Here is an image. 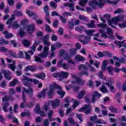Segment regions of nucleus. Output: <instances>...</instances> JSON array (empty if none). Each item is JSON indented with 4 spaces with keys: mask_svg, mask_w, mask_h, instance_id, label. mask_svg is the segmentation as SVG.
<instances>
[{
    "mask_svg": "<svg viewBox=\"0 0 126 126\" xmlns=\"http://www.w3.org/2000/svg\"><path fill=\"white\" fill-rule=\"evenodd\" d=\"M14 93V89H10L9 95H6L2 97V102L3 103L2 109L4 112H8V110H7V106H9V103L6 102H8V101H14V98L11 96Z\"/></svg>",
    "mask_w": 126,
    "mask_h": 126,
    "instance_id": "1",
    "label": "nucleus"
},
{
    "mask_svg": "<svg viewBox=\"0 0 126 126\" xmlns=\"http://www.w3.org/2000/svg\"><path fill=\"white\" fill-rule=\"evenodd\" d=\"M8 67L10 69H11L12 71H14L16 68V66H15V61H13V63L12 64H8Z\"/></svg>",
    "mask_w": 126,
    "mask_h": 126,
    "instance_id": "22",
    "label": "nucleus"
},
{
    "mask_svg": "<svg viewBox=\"0 0 126 126\" xmlns=\"http://www.w3.org/2000/svg\"><path fill=\"white\" fill-rule=\"evenodd\" d=\"M79 24H80V21L79 20L72 19L68 22V27L69 29L72 30L74 28L75 26L79 25Z\"/></svg>",
    "mask_w": 126,
    "mask_h": 126,
    "instance_id": "8",
    "label": "nucleus"
},
{
    "mask_svg": "<svg viewBox=\"0 0 126 126\" xmlns=\"http://www.w3.org/2000/svg\"><path fill=\"white\" fill-rule=\"evenodd\" d=\"M68 122H69V123H70L71 125H74L75 123H76V122L74 121V120H73V119H72V118H69L68 119Z\"/></svg>",
    "mask_w": 126,
    "mask_h": 126,
    "instance_id": "57",
    "label": "nucleus"
},
{
    "mask_svg": "<svg viewBox=\"0 0 126 126\" xmlns=\"http://www.w3.org/2000/svg\"><path fill=\"white\" fill-rule=\"evenodd\" d=\"M79 105V102H78L77 101H74V104L72 105L73 109H75L76 107H77Z\"/></svg>",
    "mask_w": 126,
    "mask_h": 126,
    "instance_id": "62",
    "label": "nucleus"
},
{
    "mask_svg": "<svg viewBox=\"0 0 126 126\" xmlns=\"http://www.w3.org/2000/svg\"><path fill=\"white\" fill-rule=\"evenodd\" d=\"M100 90L102 92V93H109V91L104 85H102L100 88Z\"/></svg>",
    "mask_w": 126,
    "mask_h": 126,
    "instance_id": "29",
    "label": "nucleus"
},
{
    "mask_svg": "<svg viewBox=\"0 0 126 126\" xmlns=\"http://www.w3.org/2000/svg\"><path fill=\"white\" fill-rule=\"evenodd\" d=\"M118 26L120 28H126V21H124L121 24H119Z\"/></svg>",
    "mask_w": 126,
    "mask_h": 126,
    "instance_id": "48",
    "label": "nucleus"
},
{
    "mask_svg": "<svg viewBox=\"0 0 126 126\" xmlns=\"http://www.w3.org/2000/svg\"><path fill=\"white\" fill-rule=\"evenodd\" d=\"M85 32L86 34V35H87V36H89L90 37H91L92 36H93V32H95V30H85Z\"/></svg>",
    "mask_w": 126,
    "mask_h": 126,
    "instance_id": "19",
    "label": "nucleus"
},
{
    "mask_svg": "<svg viewBox=\"0 0 126 126\" xmlns=\"http://www.w3.org/2000/svg\"><path fill=\"white\" fill-rule=\"evenodd\" d=\"M109 110L111 112H112V113H118V109L114 106H110L109 107Z\"/></svg>",
    "mask_w": 126,
    "mask_h": 126,
    "instance_id": "44",
    "label": "nucleus"
},
{
    "mask_svg": "<svg viewBox=\"0 0 126 126\" xmlns=\"http://www.w3.org/2000/svg\"><path fill=\"white\" fill-rule=\"evenodd\" d=\"M69 73L67 72L62 71L60 73V78H59L60 81H62L63 79L67 78Z\"/></svg>",
    "mask_w": 126,
    "mask_h": 126,
    "instance_id": "11",
    "label": "nucleus"
},
{
    "mask_svg": "<svg viewBox=\"0 0 126 126\" xmlns=\"http://www.w3.org/2000/svg\"><path fill=\"white\" fill-rule=\"evenodd\" d=\"M70 112H71V108H67L66 112V116H74V113H70Z\"/></svg>",
    "mask_w": 126,
    "mask_h": 126,
    "instance_id": "37",
    "label": "nucleus"
},
{
    "mask_svg": "<svg viewBox=\"0 0 126 126\" xmlns=\"http://www.w3.org/2000/svg\"><path fill=\"white\" fill-rule=\"evenodd\" d=\"M75 59L78 62H84L85 61V58L79 55L76 56Z\"/></svg>",
    "mask_w": 126,
    "mask_h": 126,
    "instance_id": "21",
    "label": "nucleus"
},
{
    "mask_svg": "<svg viewBox=\"0 0 126 126\" xmlns=\"http://www.w3.org/2000/svg\"><path fill=\"white\" fill-rule=\"evenodd\" d=\"M49 47L44 46L43 49V53L38 54V56H34V62L36 63H44L45 61L42 60V59H46L48 57V55H49Z\"/></svg>",
    "mask_w": 126,
    "mask_h": 126,
    "instance_id": "2",
    "label": "nucleus"
},
{
    "mask_svg": "<svg viewBox=\"0 0 126 126\" xmlns=\"http://www.w3.org/2000/svg\"><path fill=\"white\" fill-rule=\"evenodd\" d=\"M79 18L80 20H81L82 21H85V22H87V21H88V18L85 17V16L79 15Z\"/></svg>",
    "mask_w": 126,
    "mask_h": 126,
    "instance_id": "30",
    "label": "nucleus"
},
{
    "mask_svg": "<svg viewBox=\"0 0 126 126\" xmlns=\"http://www.w3.org/2000/svg\"><path fill=\"white\" fill-rule=\"evenodd\" d=\"M43 10L46 14L49 13V5H45L43 8Z\"/></svg>",
    "mask_w": 126,
    "mask_h": 126,
    "instance_id": "53",
    "label": "nucleus"
},
{
    "mask_svg": "<svg viewBox=\"0 0 126 126\" xmlns=\"http://www.w3.org/2000/svg\"><path fill=\"white\" fill-rule=\"evenodd\" d=\"M85 110H86L85 111V114L86 115H89L90 113H91V111H92V106L89 105H85L84 107L78 110L79 112H84Z\"/></svg>",
    "mask_w": 126,
    "mask_h": 126,
    "instance_id": "9",
    "label": "nucleus"
},
{
    "mask_svg": "<svg viewBox=\"0 0 126 126\" xmlns=\"http://www.w3.org/2000/svg\"><path fill=\"white\" fill-rule=\"evenodd\" d=\"M60 105V100L56 99L55 101H52L53 108H56Z\"/></svg>",
    "mask_w": 126,
    "mask_h": 126,
    "instance_id": "25",
    "label": "nucleus"
},
{
    "mask_svg": "<svg viewBox=\"0 0 126 126\" xmlns=\"http://www.w3.org/2000/svg\"><path fill=\"white\" fill-rule=\"evenodd\" d=\"M64 6L69 7L71 11H74V4L72 3H64Z\"/></svg>",
    "mask_w": 126,
    "mask_h": 126,
    "instance_id": "16",
    "label": "nucleus"
},
{
    "mask_svg": "<svg viewBox=\"0 0 126 126\" xmlns=\"http://www.w3.org/2000/svg\"><path fill=\"white\" fill-rule=\"evenodd\" d=\"M76 51L77 49L75 48H72L70 50V55L71 56H74V55L76 54Z\"/></svg>",
    "mask_w": 126,
    "mask_h": 126,
    "instance_id": "40",
    "label": "nucleus"
},
{
    "mask_svg": "<svg viewBox=\"0 0 126 126\" xmlns=\"http://www.w3.org/2000/svg\"><path fill=\"white\" fill-rule=\"evenodd\" d=\"M44 126H50V123H49L48 119H45L44 121Z\"/></svg>",
    "mask_w": 126,
    "mask_h": 126,
    "instance_id": "64",
    "label": "nucleus"
},
{
    "mask_svg": "<svg viewBox=\"0 0 126 126\" xmlns=\"http://www.w3.org/2000/svg\"><path fill=\"white\" fill-rule=\"evenodd\" d=\"M50 6L53 8V9H56L57 7H58V4H57V3L53 1H51L50 2Z\"/></svg>",
    "mask_w": 126,
    "mask_h": 126,
    "instance_id": "32",
    "label": "nucleus"
},
{
    "mask_svg": "<svg viewBox=\"0 0 126 126\" xmlns=\"http://www.w3.org/2000/svg\"><path fill=\"white\" fill-rule=\"evenodd\" d=\"M55 89H58L61 90V88L60 86L58 85L57 84L54 83L53 85H50L49 92L48 93V96L51 98L54 95Z\"/></svg>",
    "mask_w": 126,
    "mask_h": 126,
    "instance_id": "7",
    "label": "nucleus"
},
{
    "mask_svg": "<svg viewBox=\"0 0 126 126\" xmlns=\"http://www.w3.org/2000/svg\"><path fill=\"white\" fill-rule=\"evenodd\" d=\"M52 41H54V42H56L58 40V37L57 35H55L54 34H53L52 35Z\"/></svg>",
    "mask_w": 126,
    "mask_h": 126,
    "instance_id": "59",
    "label": "nucleus"
},
{
    "mask_svg": "<svg viewBox=\"0 0 126 126\" xmlns=\"http://www.w3.org/2000/svg\"><path fill=\"white\" fill-rule=\"evenodd\" d=\"M99 76L101 79H103V80H106V76L103 75V72L100 71L99 73Z\"/></svg>",
    "mask_w": 126,
    "mask_h": 126,
    "instance_id": "49",
    "label": "nucleus"
},
{
    "mask_svg": "<svg viewBox=\"0 0 126 126\" xmlns=\"http://www.w3.org/2000/svg\"><path fill=\"white\" fill-rule=\"evenodd\" d=\"M19 26L18 22L17 21H15L13 23L12 28H13V29H17L18 28H19Z\"/></svg>",
    "mask_w": 126,
    "mask_h": 126,
    "instance_id": "28",
    "label": "nucleus"
},
{
    "mask_svg": "<svg viewBox=\"0 0 126 126\" xmlns=\"http://www.w3.org/2000/svg\"><path fill=\"white\" fill-rule=\"evenodd\" d=\"M60 18L62 23H65V22H66V21L67 20L66 19H65V18L63 17V16H62V15L60 16Z\"/></svg>",
    "mask_w": 126,
    "mask_h": 126,
    "instance_id": "60",
    "label": "nucleus"
},
{
    "mask_svg": "<svg viewBox=\"0 0 126 126\" xmlns=\"http://www.w3.org/2000/svg\"><path fill=\"white\" fill-rule=\"evenodd\" d=\"M101 94H100L99 93L97 92H94V94L93 95V98H92V102L94 104H95V102H96V98H100L101 97Z\"/></svg>",
    "mask_w": 126,
    "mask_h": 126,
    "instance_id": "14",
    "label": "nucleus"
},
{
    "mask_svg": "<svg viewBox=\"0 0 126 126\" xmlns=\"http://www.w3.org/2000/svg\"><path fill=\"white\" fill-rule=\"evenodd\" d=\"M77 118L79 120L80 122H81V123H82V122H83V120L82 119V114H77Z\"/></svg>",
    "mask_w": 126,
    "mask_h": 126,
    "instance_id": "56",
    "label": "nucleus"
},
{
    "mask_svg": "<svg viewBox=\"0 0 126 126\" xmlns=\"http://www.w3.org/2000/svg\"><path fill=\"white\" fill-rule=\"evenodd\" d=\"M104 0V4L105 2H107V3H109L110 4H117L119 2V0Z\"/></svg>",
    "mask_w": 126,
    "mask_h": 126,
    "instance_id": "26",
    "label": "nucleus"
},
{
    "mask_svg": "<svg viewBox=\"0 0 126 126\" xmlns=\"http://www.w3.org/2000/svg\"><path fill=\"white\" fill-rule=\"evenodd\" d=\"M27 14H28L29 16H30V17H31V16H33V14H34V12H32L30 10H27L26 11Z\"/></svg>",
    "mask_w": 126,
    "mask_h": 126,
    "instance_id": "58",
    "label": "nucleus"
},
{
    "mask_svg": "<svg viewBox=\"0 0 126 126\" xmlns=\"http://www.w3.org/2000/svg\"><path fill=\"white\" fill-rule=\"evenodd\" d=\"M23 93H22V100L23 102L21 103L20 107V108H25V105L27 103L26 102V95H25V94H29V97H32L33 96V89L32 88H30V89H26L25 88H23Z\"/></svg>",
    "mask_w": 126,
    "mask_h": 126,
    "instance_id": "3",
    "label": "nucleus"
},
{
    "mask_svg": "<svg viewBox=\"0 0 126 126\" xmlns=\"http://www.w3.org/2000/svg\"><path fill=\"white\" fill-rule=\"evenodd\" d=\"M78 82L79 85H84V83H85V81L82 80L80 78L78 77Z\"/></svg>",
    "mask_w": 126,
    "mask_h": 126,
    "instance_id": "50",
    "label": "nucleus"
},
{
    "mask_svg": "<svg viewBox=\"0 0 126 126\" xmlns=\"http://www.w3.org/2000/svg\"><path fill=\"white\" fill-rule=\"evenodd\" d=\"M3 74L7 80H10L11 79V76H10L11 74V71L9 70L4 71Z\"/></svg>",
    "mask_w": 126,
    "mask_h": 126,
    "instance_id": "15",
    "label": "nucleus"
},
{
    "mask_svg": "<svg viewBox=\"0 0 126 126\" xmlns=\"http://www.w3.org/2000/svg\"><path fill=\"white\" fill-rule=\"evenodd\" d=\"M0 44L2 45V44H4L5 45H8V41H5L3 38H0Z\"/></svg>",
    "mask_w": 126,
    "mask_h": 126,
    "instance_id": "47",
    "label": "nucleus"
},
{
    "mask_svg": "<svg viewBox=\"0 0 126 126\" xmlns=\"http://www.w3.org/2000/svg\"><path fill=\"white\" fill-rule=\"evenodd\" d=\"M7 1L10 6H12L14 4V0H7Z\"/></svg>",
    "mask_w": 126,
    "mask_h": 126,
    "instance_id": "54",
    "label": "nucleus"
},
{
    "mask_svg": "<svg viewBox=\"0 0 126 126\" xmlns=\"http://www.w3.org/2000/svg\"><path fill=\"white\" fill-rule=\"evenodd\" d=\"M30 70L32 72L37 70V66L36 65H28L25 67V71H28Z\"/></svg>",
    "mask_w": 126,
    "mask_h": 126,
    "instance_id": "10",
    "label": "nucleus"
},
{
    "mask_svg": "<svg viewBox=\"0 0 126 126\" xmlns=\"http://www.w3.org/2000/svg\"><path fill=\"white\" fill-rule=\"evenodd\" d=\"M64 59L66 60V61H68L69 63H72V64H74V62H71V58L69 55H66L64 57Z\"/></svg>",
    "mask_w": 126,
    "mask_h": 126,
    "instance_id": "34",
    "label": "nucleus"
},
{
    "mask_svg": "<svg viewBox=\"0 0 126 126\" xmlns=\"http://www.w3.org/2000/svg\"><path fill=\"white\" fill-rule=\"evenodd\" d=\"M40 111H41V108H40V105H39V104H37L34 109V112L36 114H38Z\"/></svg>",
    "mask_w": 126,
    "mask_h": 126,
    "instance_id": "43",
    "label": "nucleus"
},
{
    "mask_svg": "<svg viewBox=\"0 0 126 126\" xmlns=\"http://www.w3.org/2000/svg\"><path fill=\"white\" fill-rule=\"evenodd\" d=\"M89 5L92 6L93 8L96 7V5L99 6L100 8L105 5L104 0H98V2L96 0H93L89 2Z\"/></svg>",
    "mask_w": 126,
    "mask_h": 126,
    "instance_id": "6",
    "label": "nucleus"
},
{
    "mask_svg": "<svg viewBox=\"0 0 126 126\" xmlns=\"http://www.w3.org/2000/svg\"><path fill=\"white\" fill-rule=\"evenodd\" d=\"M3 34L5 35V38H6V39H9V38H12V37H13V34H12V33H8L7 31H5L3 32Z\"/></svg>",
    "mask_w": 126,
    "mask_h": 126,
    "instance_id": "20",
    "label": "nucleus"
},
{
    "mask_svg": "<svg viewBox=\"0 0 126 126\" xmlns=\"http://www.w3.org/2000/svg\"><path fill=\"white\" fill-rule=\"evenodd\" d=\"M49 35L47 34L46 36H43V37L42 38V40L44 44V45H46V46H50L51 45V43L49 42Z\"/></svg>",
    "mask_w": 126,
    "mask_h": 126,
    "instance_id": "12",
    "label": "nucleus"
},
{
    "mask_svg": "<svg viewBox=\"0 0 126 126\" xmlns=\"http://www.w3.org/2000/svg\"><path fill=\"white\" fill-rule=\"evenodd\" d=\"M14 14L16 15V16H22L23 15L22 14V12L21 11H18L17 10H15L14 12Z\"/></svg>",
    "mask_w": 126,
    "mask_h": 126,
    "instance_id": "38",
    "label": "nucleus"
},
{
    "mask_svg": "<svg viewBox=\"0 0 126 126\" xmlns=\"http://www.w3.org/2000/svg\"><path fill=\"white\" fill-rule=\"evenodd\" d=\"M82 68H83V69H84V70H88V67L84 64H81L79 65V69L80 70Z\"/></svg>",
    "mask_w": 126,
    "mask_h": 126,
    "instance_id": "45",
    "label": "nucleus"
},
{
    "mask_svg": "<svg viewBox=\"0 0 126 126\" xmlns=\"http://www.w3.org/2000/svg\"><path fill=\"white\" fill-rule=\"evenodd\" d=\"M48 114V119L49 121H53L52 119V117L53 116V114H54V112H53V110H50Z\"/></svg>",
    "mask_w": 126,
    "mask_h": 126,
    "instance_id": "42",
    "label": "nucleus"
},
{
    "mask_svg": "<svg viewBox=\"0 0 126 126\" xmlns=\"http://www.w3.org/2000/svg\"><path fill=\"white\" fill-rule=\"evenodd\" d=\"M51 15L52 16H58L59 17H60L61 15L59 14V12L56 11H53L51 13Z\"/></svg>",
    "mask_w": 126,
    "mask_h": 126,
    "instance_id": "51",
    "label": "nucleus"
},
{
    "mask_svg": "<svg viewBox=\"0 0 126 126\" xmlns=\"http://www.w3.org/2000/svg\"><path fill=\"white\" fill-rule=\"evenodd\" d=\"M107 70H108V72L110 75H114V72H113V69L112 67V66H109L107 67Z\"/></svg>",
    "mask_w": 126,
    "mask_h": 126,
    "instance_id": "35",
    "label": "nucleus"
},
{
    "mask_svg": "<svg viewBox=\"0 0 126 126\" xmlns=\"http://www.w3.org/2000/svg\"><path fill=\"white\" fill-rule=\"evenodd\" d=\"M26 34V32H24L23 30L20 31L19 32V35L20 36V37H24V35Z\"/></svg>",
    "mask_w": 126,
    "mask_h": 126,
    "instance_id": "55",
    "label": "nucleus"
},
{
    "mask_svg": "<svg viewBox=\"0 0 126 126\" xmlns=\"http://www.w3.org/2000/svg\"><path fill=\"white\" fill-rule=\"evenodd\" d=\"M83 29H84V27H76L75 28V30L78 32H82V31H83Z\"/></svg>",
    "mask_w": 126,
    "mask_h": 126,
    "instance_id": "46",
    "label": "nucleus"
},
{
    "mask_svg": "<svg viewBox=\"0 0 126 126\" xmlns=\"http://www.w3.org/2000/svg\"><path fill=\"white\" fill-rule=\"evenodd\" d=\"M35 77L37 78H40V79H43V78H45L46 77V74L44 73H41L38 75H35Z\"/></svg>",
    "mask_w": 126,
    "mask_h": 126,
    "instance_id": "31",
    "label": "nucleus"
},
{
    "mask_svg": "<svg viewBox=\"0 0 126 126\" xmlns=\"http://www.w3.org/2000/svg\"><path fill=\"white\" fill-rule=\"evenodd\" d=\"M26 28L29 34H30V35H32V32H30V31H35V25L27 26Z\"/></svg>",
    "mask_w": 126,
    "mask_h": 126,
    "instance_id": "13",
    "label": "nucleus"
},
{
    "mask_svg": "<svg viewBox=\"0 0 126 126\" xmlns=\"http://www.w3.org/2000/svg\"><path fill=\"white\" fill-rule=\"evenodd\" d=\"M60 91H58L57 92V94H58V95H60V96H61V98H63V96H64V94H65V93H64V92L62 90V88L61 90H59Z\"/></svg>",
    "mask_w": 126,
    "mask_h": 126,
    "instance_id": "39",
    "label": "nucleus"
},
{
    "mask_svg": "<svg viewBox=\"0 0 126 126\" xmlns=\"http://www.w3.org/2000/svg\"><path fill=\"white\" fill-rule=\"evenodd\" d=\"M18 82V80L16 79H14L12 81L10 82V85L11 86H15Z\"/></svg>",
    "mask_w": 126,
    "mask_h": 126,
    "instance_id": "41",
    "label": "nucleus"
},
{
    "mask_svg": "<svg viewBox=\"0 0 126 126\" xmlns=\"http://www.w3.org/2000/svg\"><path fill=\"white\" fill-rule=\"evenodd\" d=\"M107 33L108 35L109 36V38H110V39H113V38H114L115 36H114V33H113V30H112V29L108 28L107 29Z\"/></svg>",
    "mask_w": 126,
    "mask_h": 126,
    "instance_id": "17",
    "label": "nucleus"
},
{
    "mask_svg": "<svg viewBox=\"0 0 126 126\" xmlns=\"http://www.w3.org/2000/svg\"><path fill=\"white\" fill-rule=\"evenodd\" d=\"M45 27H46V30L47 32H52V30L51 29V28H50V26L49 25H46Z\"/></svg>",
    "mask_w": 126,
    "mask_h": 126,
    "instance_id": "63",
    "label": "nucleus"
},
{
    "mask_svg": "<svg viewBox=\"0 0 126 126\" xmlns=\"http://www.w3.org/2000/svg\"><path fill=\"white\" fill-rule=\"evenodd\" d=\"M58 34H59V35H63V29L60 27L59 30L58 31Z\"/></svg>",
    "mask_w": 126,
    "mask_h": 126,
    "instance_id": "61",
    "label": "nucleus"
},
{
    "mask_svg": "<svg viewBox=\"0 0 126 126\" xmlns=\"http://www.w3.org/2000/svg\"><path fill=\"white\" fill-rule=\"evenodd\" d=\"M37 97L39 99L41 98H45L46 97V89L42 90L41 92L38 94Z\"/></svg>",
    "mask_w": 126,
    "mask_h": 126,
    "instance_id": "18",
    "label": "nucleus"
},
{
    "mask_svg": "<svg viewBox=\"0 0 126 126\" xmlns=\"http://www.w3.org/2000/svg\"><path fill=\"white\" fill-rule=\"evenodd\" d=\"M88 0H80V1L79 2V5L81 6H85V4L87 3Z\"/></svg>",
    "mask_w": 126,
    "mask_h": 126,
    "instance_id": "36",
    "label": "nucleus"
},
{
    "mask_svg": "<svg viewBox=\"0 0 126 126\" xmlns=\"http://www.w3.org/2000/svg\"><path fill=\"white\" fill-rule=\"evenodd\" d=\"M107 55L106 53H102L101 52H98L97 53V56H98L99 58H103V57H105Z\"/></svg>",
    "mask_w": 126,
    "mask_h": 126,
    "instance_id": "52",
    "label": "nucleus"
},
{
    "mask_svg": "<svg viewBox=\"0 0 126 126\" xmlns=\"http://www.w3.org/2000/svg\"><path fill=\"white\" fill-rule=\"evenodd\" d=\"M84 95H85V91L82 90L78 95V99H82L84 97Z\"/></svg>",
    "mask_w": 126,
    "mask_h": 126,
    "instance_id": "27",
    "label": "nucleus"
},
{
    "mask_svg": "<svg viewBox=\"0 0 126 126\" xmlns=\"http://www.w3.org/2000/svg\"><path fill=\"white\" fill-rule=\"evenodd\" d=\"M22 44H23V46L26 47V48H28V47H30V45H31L30 41H29V40H27L26 39L23 40L22 41Z\"/></svg>",
    "mask_w": 126,
    "mask_h": 126,
    "instance_id": "23",
    "label": "nucleus"
},
{
    "mask_svg": "<svg viewBox=\"0 0 126 126\" xmlns=\"http://www.w3.org/2000/svg\"><path fill=\"white\" fill-rule=\"evenodd\" d=\"M90 63L91 64H94V65H95V66H96V67L97 68H99V65H100V62H99L98 61H95L94 62V61H93V60H91L90 61Z\"/></svg>",
    "mask_w": 126,
    "mask_h": 126,
    "instance_id": "24",
    "label": "nucleus"
},
{
    "mask_svg": "<svg viewBox=\"0 0 126 126\" xmlns=\"http://www.w3.org/2000/svg\"><path fill=\"white\" fill-rule=\"evenodd\" d=\"M15 19V17L14 16V15H12V18L11 19H9L6 23V24L7 25L11 24L12 23V21Z\"/></svg>",
    "mask_w": 126,
    "mask_h": 126,
    "instance_id": "33",
    "label": "nucleus"
},
{
    "mask_svg": "<svg viewBox=\"0 0 126 126\" xmlns=\"http://www.w3.org/2000/svg\"><path fill=\"white\" fill-rule=\"evenodd\" d=\"M125 17L123 15H120L118 16L117 17L113 18L111 19L108 20V23L109 26H111L113 28H117L115 25H117L118 22H121L124 20V18Z\"/></svg>",
    "mask_w": 126,
    "mask_h": 126,
    "instance_id": "4",
    "label": "nucleus"
},
{
    "mask_svg": "<svg viewBox=\"0 0 126 126\" xmlns=\"http://www.w3.org/2000/svg\"><path fill=\"white\" fill-rule=\"evenodd\" d=\"M22 81H23L24 85L27 87H31V86L32 85L31 84H30L28 81H30V82H33L34 84H38V83H39V80L31 79V78L25 76H23Z\"/></svg>",
    "mask_w": 126,
    "mask_h": 126,
    "instance_id": "5",
    "label": "nucleus"
}]
</instances>
